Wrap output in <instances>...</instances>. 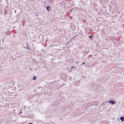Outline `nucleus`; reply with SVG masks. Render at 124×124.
<instances>
[{
  "label": "nucleus",
  "mask_w": 124,
  "mask_h": 124,
  "mask_svg": "<svg viewBox=\"0 0 124 124\" xmlns=\"http://www.w3.org/2000/svg\"><path fill=\"white\" fill-rule=\"evenodd\" d=\"M76 63H77H77H78V62H77Z\"/></svg>",
  "instance_id": "obj_12"
},
{
  "label": "nucleus",
  "mask_w": 124,
  "mask_h": 124,
  "mask_svg": "<svg viewBox=\"0 0 124 124\" xmlns=\"http://www.w3.org/2000/svg\"><path fill=\"white\" fill-rule=\"evenodd\" d=\"M109 102L110 104L111 103L112 105H113L115 103V101H114L111 100L109 101Z\"/></svg>",
  "instance_id": "obj_1"
},
{
  "label": "nucleus",
  "mask_w": 124,
  "mask_h": 124,
  "mask_svg": "<svg viewBox=\"0 0 124 124\" xmlns=\"http://www.w3.org/2000/svg\"><path fill=\"white\" fill-rule=\"evenodd\" d=\"M85 64V62H83V63H82V65H84V64Z\"/></svg>",
  "instance_id": "obj_10"
},
{
  "label": "nucleus",
  "mask_w": 124,
  "mask_h": 124,
  "mask_svg": "<svg viewBox=\"0 0 124 124\" xmlns=\"http://www.w3.org/2000/svg\"><path fill=\"white\" fill-rule=\"evenodd\" d=\"M74 68L75 69H76V68H74V67H73V66H72L71 67V68L72 69V68Z\"/></svg>",
  "instance_id": "obj_8"
},
{
  "label": "nucleus",
  "mask_w": 124,
  "mask_h": 124,
  "mask_svg": "<svg viewBox=\"0 0 124 124\" xmlns=\"http://www.w3.org/2000/svg\"><path fill=\"white\" fill-rule=\"evenodd\" d=\"M89 52V51H86L85 50V53H86V54H88Z\"/></svg>",
  "instance_id": "obj_6"
},
{
  "label": "nucleus",
  "mask_w": 124,
  "mask_h": 124,
  "mask_svg": "<svg viewBox=\"0 0 124 124\" xmlns=\"http://www.w3.org/2000/svg\"><path fill=\"white\" fill-rule=\"evenodd\" d=\"M30 47V46H26L25 47V48L29 50H31L29 48V47Z\"/></svg>",
  "instance_id": "obj_4"
},
{
  "label": "nucleus",
  "mask_w": 124,
  "mask_h": 124,
  "mask_svg": "<svg viewBox=\"0 0 124 124\" xmlns=\"http://www.w3.org/2000/svg\"><path fill=\"white\" fill-rule=\"evenodd\" d=\"M26 44H27V47H28V46H29V45L28 44V43L27 42H26Z\"/></svg>",
  "instance_id": "obj_9"
},
{
  "label": "nucleus",
  "mask_w": 124,
  "mask_h": 124,
  "mask_svg": "<svg viewBox=\"0 0 124 124\" xmlns=\"http://www.w3.org/2000/svg\"><path fill=\"white\" fill-rule=\"evenodd\" d=\"M92 37V36L91 35L89 37V38H91V39H92L91 38Z\"/></svg>",
  "instance_id": "obj_7"
},
{
  "label": "nucleus",
  "mask_w": 124,
  "mask_h": 124,
  "mask_svg": "<svg viewBox=\"0 0 124 124\" xmlns=\"http://www.w3.org/2000/svg\"><path fill=\"white\" fill-rule=\"evenodd\" d=\"M120 119L123 121H124V116L121 117H120Z\"/></svg>",
  "instance_id": "obj_2"
},
{
  "label": "nucleus",
  "mask_w": 124,
  "mask_h": 124,
  "mask_svg": "<svg viewBox=\"0 0 124 124\" xmlns=\"http://www.w3.org/2000/svg\"><path fill=\"white\" fill-rule=\"evenodd\" d=\"M37 78V77L36 76H35L33 78V80H35L36 79V78Z\"/></svg>",
  "instance_id": "obj_5"
},
{
  "label": "nucleus",
  "mask_w": 124,
  "mask_h": 124,
  "mask_svg": "<svg viewBox=\"0 0 124 124\" xmlns=\"http://www.w3.org/2000/svg\"><path fill=\"white\" fill-rule=\"evenodd\" d=\"M28 124H33L32 123H29Z\"/></svg>",
  "instance_id": "obj_11"
},
{
  "label": "nucleus",
  "mask_w": 124,
  "mask_h": 124,
  "mask_svg": "<svg viewBox=\"0 0 124 124\" xmlns=\"http://www.w3.org/2000/svg\"><path fill=\"white\" fill-rule=\"evenodd\" d=\"M50 7L49 6H47L46 8V9L48 11H49V9L50 8Z\"/></svg>",
  "instance_id": "obj_3"
}]
</instances>
